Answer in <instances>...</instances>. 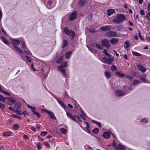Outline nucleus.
<instances>
[{
  "label": "nucleus",
  "instance_id": "nucleus-37",
  "mask_svg": "<svg viewBox=\"0 0 150 150\" xmlns=\"http://www.w3.org/2000/svg\"><path fill=\"white\" fill-rule=\"evenodd\" d=\"M92 122L93 123H95L98 125L99 127H101V125L100 122H97L93 120H92Z\"/></svg>",
  "mask_w": 150,
  "mask_h": 150
},
{
  "label": "nucleus",
  "instance_id": "nucleus-27",
  "mask_svg": "<svg viewBox=\"0 0 150 150\" xmlns=\"http://www.w3.org/2000/svg\"><path fill=\"white\" fill-rule=\"evenodd\" d=\"M81 117L84 120H86L85 118L86 117L84 112L82 111H81V114H80Z\"/></svg>",
  "mask_w": 150,
  "mask_h": 150
},
{
  "label": "nucleus",
  "instance_id": "nucleus-48",
  "mask_svg": "<svg viewBox=\"0 0 150 150\" xmlns=\"http://www.w3.org/2000/svg\"><path fill=\"white\" fill-rule=\"evenodd\" d=\"M138 35H139V38H140V39H141V40H143V41L144 40V39L143 38H142V36L141 34V32L140 31H139V32Z\"/></svg>",
  "mask_w": 150,
  "mask_h": 150
},
{
  "label": "nucleus",
  "instance_id": "nucleus-30",
  "mask_svg": "<svg viewBox=\"0 0 150 150\" xmlns=\"http://www.w3.org/2000/svg\"><path fill=\"white\" fill-rule=\"evenodd\" d=\"M19 127V125L17 124H14L13 125V128L15 130H17Z\"/></svg>",
  "mask_w": 150,
  "mask_h": 150
},
{
  "label": "nucleus",
  "instance_id": "nucleus-51",
  "mask_svg": "<svg viewBox=\"0 0 150 150\" xmlns=\"http://www.w3.org/2000/svg\"><path fill=\"white\" fill-rule=\"evenodd\" d=\"M25 57L26 58V60L28 62H31V59L27 55L25 56Z\"/></svg>",
  "mask_w": 150,
  "mask_h": 150
},
{
  "label": "nucleus",
  "instance_id": "nucleus-64",
  "mask_svg": "<svg viewBox=\"0 0 150 150\" xmlns=\"http://www.w3.org/2000/svg\"><path fill=\"white\" fill-rule=\"evenodd\" d=\"M147 10H150V3L147 6Z\"/></svg>",
  "mask_w": 150,
  "mask_h": 150
},
{
  "label": "nucleus",
  "instance_id": "nucleus-45",
  "mask_svg": "<svg viewBox=\"0 0 150 150\" xmlns=\"http://www.w3.org/2000/svg\"><path fill=\"white\" fill-rule=\"evenodd\" d=\"M12 116L13 117L17 118L20 120H21L22 119L21 117L16 115H12Z\"/></svg>",
  "mask_w": 150,
  "mask_h": 150
},
{
  "label": "nucleus",
  "instance_id": "nucleus-55",
  "mask_svg": "<svg viewBox=\"0 0 150 150\" xmlns=\"http://www.w3.org/2000/svg\"><path fill=\"white\" fill-rule=\"evenodd\" d=\"M148 121V120H147V119L146 118H144V119L141 120V122H146Z\"/></svg>",
  "mask_w": 150,
  "mask_h": 150
},
{
  "label": "nucleus",
  "instance_id": "nucleus-1",
  "mask_svg": "<svg viewBox=\"0 0 150 150\" xmlns=\"http://www.w3.org/2000/svg\"><path fill=\"white\" fill-rule=\"evenodd\" d=\"M11 40L12 41L11 43L13 45V46L11 47V48L17 53L18 52L22 54H23V52L21 50L16 47L19 45L21 41L16 39H11Z\"/></svg>",
  "mask_w": 150,
  "mask_h": 150
},
{
  "label": "nucleus",
  "instance_id": "nucleus-33",
  "mask_svg": "<svg viewBox=\"0 0 150 150\" xmlns=\"http://www.w3.org/2000/svg\"><path fill=\"white\" fill-rule=\"evenodd\" d=\"M96 47L98 49L100 50H103V48L102 46L98 44L97 43H96Z\"/></svg>",
  "mask_w": 150,
  "mask_h": 150
},
{
  "label": "nucleus",
  "instance_id": "nucleus-22",
  "mask_svg": "<svg viewBox=\"0 0 150 150\" xmlns=\"http://www.w3.org/2000/svg\"><path fill=\"white\" fill-rule=\"evenodd\" d=\"M68 43L66 40H64L62 42V48H64L68 45Z\"/></svg>",
  "mask_w": 150,
  "mask_h": 150
},
{
  "label": "nucleus",
  "instance_id": "nucleus-17",
  "mask_svg": "<svg viewBox=\"0 0 150 150\" xmlns=\"http://www.w3.org/2000/svg\"><path fill=\"white\" fill-rule=\"evenodd\" d=\"M72 54V52L71 51H69L67 52L65 54V57L68 59L70 58Z\"/></svg>",
  "mask_w": 150,
  "mask_h": 150
},
{
  "label": "nucleus",
  "instance_id": "nucleus-6",
  "mask_svg": "<svg viewBox=\"0 0 150 150\" xmlns=\"http://www.w3.org/2000/svg\"><path fill=\"white\" fill-rule=\"evenodd\" d=\"M128 93L127 92H125L123 91L117 90L115 91V94L116 96L119 97L125 96Z\"/></svg>",
  "mask_w": 150,
  "mask_h": 150
},
{
  "label": "nucleus",
  "instance_id": "nucleus-46",
  "mask_svg": "<svg viewBox=\"0 0 150 150\" xmlns=\"http://www.w3.org/2000/svg\"><path fill=\"white\" fill-rule=\"evenodd\" d=\"M61 131L62 134H65L67 132V131L66 129L64 128L61 129Z\"/></svg>",
  "mask_w": 150,
  "mask_h": 150
},
{
  "label": "nucleus",
  "instance_id": "nucleus-60",
  "mask_svg": "<svg viewBox=\"0 0 150 150\" xmlns=\"http://www.w3.org/2000/svg\"><path fill=\"white\" fill-rule=\"evenodd\" d=\"M23 137L24 139H28L29 138V137L27 135H24L23 136Z\"/></svg>",
  "mask_w": 150,
  "mask_h": 150
},
{
  "label": "nucleus",
  "instance_id": "nucleus-34",
  "mask_svg": "<svg viewBox=\"0 0 150 150\" xmlns=\"http://www.w3.org/2000/svg\"><path fill=\"white\" fill-rule=\"evenodd\" d=\"M21 47L22 48L24 49H27V48L25 47V43L24 41H22L21 42Z\"/></svg>",
  "mask_w": 150,
  "mask_h": 150
},
{
  "label": "nucleus",
  "instance_id": "nucleus-16",
  "mask_svg": "<svg viewBox=\"0 0 150 150\" xmlns=\"http://www.w3.org/2000/svg\"><path fill=\"white\" fill-rule=\"evenodd\" d=\"M115 10L113 9H109L107 10V14L110 16L112 15L113 13H115Z\"/></svg>",
  "mask_w": 150,
  "mask_h": 150
},
{
  "label": "nucleus",
  "instance_id": "nucleus-35",
  "mask_svg": "<svg viewBox=\"0 0 150 150\" xmlns=\"http://www.w3.org/2000/svg\"><path fill=\"white\" fill-rule=\"evenodd\" d=\"M6 99H7L8 100L10 101L12 104H14L16 102V101L13 99H11L10 97L6 98Z\"/></svg>",
  "mask_w": 150,
  "mask_h": 150
},
{
  "label": "nucleus",
  "instance_id": "nucleus-10",
  "mask_svg": "<svg viewBox=\"0 0 150 150\" xmlns=\"http://www.w3.org/2000/svg\"><path fill=\"white\" fill-rule=\"evenodd\" d=\"M67 116L72 120L76 122V117L75 115H74V116L72 115V114L69 112H67L66 113Z\"/></svg>",
  "mask_w": 150,
  "mask_h": 150
},
{
  "label": "nucleus",
  "instance_id": "nucleus-14",
  "mask_svg": "<svg viewBox=\"0 0 150 150\" xmlns=\"http://www.w3.org/2000/svg\"><path fill=\"white\" fill-rule=\"evenodd\" d=\"M137 67L140 71L143 72H145L146 70L144 67L141 65H137Z\"/></svg>",
  "mask_w": 150,
  "mask_h": 150
},
{
  "label": "nucleus",
  "instance_id": "nucleus-42",
  "mask_svg": "<svg viewBox=\"0 0 150 150\" xmlns=\"http://www.w3.org/2000/svg\"><path fill=\"white\" fill-rule=\"evenodd\" d=\"M14 106L17 108V109L21 107V103H16L15 105Z\"/></svg>",
  "mask_w": 150,
  "mask_h": 150
},
{
  "label": "nucleus",
  "instance_id": "nucleus-24",
  "mask_svg": "<svg viewBox=\"0 0 150 150\" xmlns=\"http://www.w3.org/2000/svg\"><path fill=\"white\" fill-rule=\"evenodd\" d=\"M105 75L108 79H109L111 76V73L108 71H105Z\"/></svg>",
  "mask_w": 150,
  "mask_h": 150
},
{
  "label": "nucleus",
  "instance_id": "nucleus-5",
  "mask_svg": "<svg viewBox=\"0 0 150 150\" xmlns=\"http://www.w3.org/2000/svg\"><path fill=\"white\" fill-rule=\"evenodd\" d=\"M101 43L103 45L108 49H109L110 47L109 41L107 39H103L101 40Z\"/></svg>",
  "mask_w": 150,
  "mask_h": 150
},
{
  "label": "nucleus",
  "instance_id": "nucleus-2",
  "mask_svg": "<svg viewBox=\"0 0 150 150\" xmlns=\"http://www.w3.org/2000/svg\"><path fill=\"white\" fill-rule=\"evenodd\" d=\"M126 19L125 16L123 14L117 15L116 17L113 20L114 23L119 24L124 21Z\"/></svg>",
  "mask_w": 150,
  "mask_h": 150
},
{
  "label": "nucleus",
  "instance_id": "nucleus-18",
  "mask_svg": "<svg viewBox=\"0 0 150 150\" xmlns=\"http://www.w3.org/2000/svg\"><path fill=\"white\" fill-rule=\"evenodd\" d=\"M0 39L6 45H9V43L8 41L7 40L6 38H5L4 37L1 36L0 38Z\"/></svg>",
  "mask_w": 150,
  "mask_h": 150
},
{
  "label": "nucleus",
  "instance_id": "nucleus-49",
  "mask_svg": "<svg viewBox=\"0 0 150 150\" xmlns=\"http://www.w3.org/2000/svg\"><path fill=\"white\" fill-rule=\"evenodd\" d=\"M90 127L89 125L87 126L86 127V128L87 130V131L88 133H90Z\"/></svg>",
  "mask_w": 150,
  "mask_h": 150
},
{
  "label": "nucleus",
  "instance_id": "nucleus-23",
  "mask_svg": "<svg viewBox=\"0 0 150 150\" xmlns=\"http://www.w3.org/2000/svg\"><path fill=\"white\" fill-rule=\"evenodd\" d=\"M146 75L145 74H143L139 76L140 79L142 81H146V80L145 79Z\"/></svg>",
  "mask_w": 150,
  "mask_h": 150
},
{
  "label": "nucleus",
  "instance_id": "nucleus-26",
  "mask_svg": "<svg viewBox=\"0 0 150 150\" xmlns=\"http://www.w3.org/2000/svg\"><path fill=\"white\" fill-rule=\"evenodd\" d=\"M63 58L64 57L63 56H61L60 58L57 60L56 62L59 64L61 63L63 60Z\"/></svg>",
  "mask_w": 150,
  "mask_h": 150
},
{
  "label": "nucleus",
  "instance_id": "nucleus-12",
  "mask_svg": "<svg viewBox=\"0 0 150 150\" xmlns=\"http://www.w3.org/2000/svg\"><path fill=\"white\" fill-rule=\"evenodd\" d=\"M110 133L108 132H104L103 134V137L105 139H108L110 138Z\"/></svg>",
  "mask_w": 150,
  "mask_h": 150
},
{
  "label": "nucleus",
  "instance_id": "nucleus-31",
  "mask_svg": "<svg viewBox=\"0 0 150 150\" xmlns=\"http://www.w3.org/2000/svg\"><path fill=\"white\" fill-rule=\"evenodd\" d=\"M32 112L34 115H36L38 117H41L39 113H38V112L35 111V110H32Z\"/></svg>",
  "mask_w": 150,
  "mask_h": 150
},
{
  "label": "nucleus",
  "instance_id": "nucleus-63",
  "mask_svg": "<svg viewBox=\"0 0 150 150\" xmlns=\"http://www.w3.org/2000/svg\"><path fill=\"white\" fill-rule=\"evenodd\" d=\"M8 108L9 110H10L12 111H14V109H13V108L11 107H9Z\"/></svg>",
  "mask_w": 150,
  "mask_h": 150
},
{
  "label": "nucleus",
  "instance_id": "nucleus-62",
  "mask_svg": "<svg viewBox=\"0 0 150 150\" xmlns=\"http://www.w3.org/2000/svg\"><path fill=\"white\" fill-rule=\"evenodd\" d=\"M128 23L129 25L130 26H133L134 24L132 21H129L128 22Z\"/></svg>",
  "mask_w": 150,
  "mask_h": 150
},
{
  "label": "nucleus",
  "instance_id": "nucleus-4",
  "mask_svg": "<svg viewBox=\"0 0 150 150\" xmlns=\"http://www.w3.org/2000/svg\"><path fill=\"white\" fill-rule=\"evenodd\" d=\"M103 62L108 64H111L114 61V58L112 57L107 58L105 57H103Z\"/></svg>",
  "mask_w": 150,
  "mask_h": 150
},
{
  "label": "nucleus",
  "instance_id": "nucleus-28",
  "mask_svg": "<svg viewBox=\"0 0 150 150\" xmlns=\"http://www.w3.org/2000/svg\"><path fill=\"white\" fill-rule=\"evenodd\" d=\"M115 74L121 77H124L125 76V75L124 74L120 73L118 71H116L115 72Z\"/></svg>",
  "mask_w": 150,
  "mask_h": 150
},
{
  "label": "nucleus",
  "instance_id": "nucleus-39",
  "mask_svg": "<svg viewBox=\"0 0 150 150\" xmlns=\"http://www.w3.org/2000/svg\"><path fill=\"white\" fill-rule=\"evenodd\" d=\"M36 146L38 149H40L42 147V145L39 142L37 143Z\"/></svg>",
  "mask_w": 150,
  "mask_h": 150
},
{
  "label": "nucleus",
  "instance_id": "nucleus-44",
  "mask_svg": "<svg viewBox=\"0 0 150 150\" xmlns=\"http://www.w3.org/2000/svg\"><path fill=\"white\" fill-rule=\"evenodd\" d=\"M88 30L89 31L92 33H94L96 31V30H95V29L92 27L89 28Z\"/></svg>",
  "mask_w": 150,
  "mask_h": 150
},
{
  "label": "nucleus",
  "instance_id": "nucleus-9",
  "mask_svg": "<svg viewBox=\"0 0 150 150\" xmlns=\"http://www.w3.org/2000/svg\"><path fill=\"white\" fill-rule=\"evenodd\" d=\"M117 35V34L115 32L113 31H110L107 32V35L108 37H116Z\"/></svg>",
  "mask_w": 150,
  "mask_h": 150
},
{
  "label": "nucleus",
  "instance_id": "nucleus-19",
  "mask_svg": "<svg viewBox=\"0 0 150 150\" xmlns=\"http://www.w3.org/2000/svg\"><path fill=\"white\" fill-rule=\"evenodd\" d=\"M86 0H79V5L80 6H83L86 3Z\"/></svg>",
  "mask_w": 150,
  "mask_h": 150
},
{
  "label": "nucleus",
  "instance_id": "nucleus-38",
  "mask_svg": "<svg viewBox=\"0 0 150 150\" xmlns=\"http://www.w3.org/2000/svg\"><path fill=\"white\" fill-rule=\"evenodd\" d=\"M103 52L108 57H111V55L108 53L107 50L106 49H104V50Z\"/></svg>",
  "mask_w": 150,
  "mask_h": 150
},
{
  "label": "nucleus",
  "instance_id": "nucleus-59",
  "mask_svg": "<svg viewBox=\"0 0 150 150\" xmlns=\"http://www.w3.org/2000/svg\"><path fill=\"white\" fill-rule=\"evenodd\" d=\"M145 39L146 40L150 42V37L146 36V37Z\"/></svg>",
  "mask_w": 150,
  "mask_h": 150
},
{
  "label": "nucleus",
  "instance_id": "nucleus-25",
  "mask_svg": "<svg viewBox=\"0 0 150 150\" xmlns=\"http://www.w3.org/2000/svg\"><path fill=\"white\" fill-rule=\"evenodd\" d=\"M0 91L2 92L4 94L7 95L8 96H10V94L8 92L2 90V89L1 86H0Z\"/></svg>",
  "mask_w": 150,
  "mask_h": 150
},
{
  "label": "nucleus",
  "instance_id": "nucleus-50",
  "mask_svg": "<svg viewBox=\"0 0 150 150\" xmlns=\"http://www.w3.org/2000/svg\"><path fill=\"white\" fill-rule=\"evenodd\" d=\"M112 146H114L115 149H116L117 150H118V148L117 147V146L116 144L115 143H114L112 144Z\"/></svg>",
  "mask_w": 150,
  "mask_h": 150
},
{
  "label": "nucleus",
  "instance_id": "nucleus-7",
  "mask_svg": "<svg viewBox=\"0 0 150 150\" xmlns=\"http://www.w3.org/2000/svg\"><path fill=\"white\" fill-rule=\"evenodd\" d=\"M42 112H43V111H45L46 113L48 114L50 116V118L51 119L56 120V119L55 116L53 112L50 111H48L46 109H42Z\"/></svg>",
  "mask_w": 150,
  "mask_h": 150
},
{
  "label": "nucleus",
  "instance_id": "nucleus-11",
  "mask_svg": "<svg viewBox=\"0 0 150 150\" xmlns=\"http://www.w3.org/2000/svg\"><path fill=\"white\" fill-rule=\"evenodd\" d=\"M100 29L102 31H105L110 30L111 28L110 26L106 25L102 26L100 28Z\"/></svg>",
  "mask_w": 150,
  "mask_h": 150
},
{
  "label": "nucleus",
  "instance_id": "nucleus-8",
  "mask_svg": "<svg viewBox=\"0 0 150 150\" xmlns=\"http://www.w3.org/2000/svg\"><path fill=\"white\" fill-rule=\"evenodd\" d=\"M77 13L76 11H74L69 16V19L71 21H72L75 19L77 17Z\"/></svg>",
  "mask_w": 150,
  "mask_h": 150
},
{
  "label": "nucleus",
  "instance_id": "nucleus-15",
  "mask_svg": "<svg viewBox=\"0 0 150 150\" xmlns=\"http://www.w3.org/2000/svg\"><path fill=\"white\" fill-rule=\"evenodd\" d=\"M119 42L118 39L116 38H112L110 40V42L112 44L115 45Z\"/></svg>",
  "mask_w": 150,
  "mask_h": 150
},
{
  "label": "nucleus",
  "instance_id": "nucleus-36",
  "mask_svg": "<svg viewBox=\"0 0 150 150\" xmlns=\"http://www.w3.org/2000/svg\"><path fill=\"white\" fill-rule=\"evenodd\" d=\"M132 54L133 55L135 56H140L142 55L141 54L135 51L133 52Z\"/></svg>",
  "mask_w": 150,
  "mask_h": 150
},
{
  "label": "nucleus",
  "instance_id": "nucleus-20",
  "mask_svg": "<svg viewBox=\"0 0 150 150\" xmlns=\"http://www.w3.org/2000/svg\"><path fill=\"white\" fill-rule=\"evenodd\" d=\"M12 135V132H4L3 133V135L4 136H9Z\"/></svg>",
  "mask_w": 150,
  "mask_h": 150
},
{
  "label": "nucleus",
  "instance_id": "nucleus-53",
  "mask_svg": "<svg viewBox=\"0 0 150 150\" xmlns=\"http://www.w3.org/2000/svg\"><path fill=\"white\" fill-rule=\"evenodd\" d=\"M28 107L29 108L32 109V110H35L36 109V108H33L30 105H28Z\"/></svg>",
  "mask_w": 150,
  "mask_h": 150
},
{
  "label": "nucleus",
  "instance_id": "nucleus-52",
  "mask_svg": "<svg viewBox=\"0 0 150 150\" xmlns=\"http://www.w3.org/2000/svg\"><path fill=\"white\" fill-rule=\"evenodd\" d=\"M16 111L17 112L16 114L19 115H21V114L20 111H19L18 109H16Z\"/></svg>",
  "mask_w": 150,
  "mask_h": 150
},
{
  "label": "nucleus",
  "instance_id": "nucleus-58",
  "mask_svg": "<svg viewBox=\"0 0 150 150\" xmlns=\"http://www.w3.org/2000/svg\"><path fill=\"white\" fill-rule=\"evenodd\" d=\"M64 75H65L66 74V70L65 69L63 70H62L60 71Z\"/></svg>",
  "mask_w": 150,
  "mask_h": 150
},
{
  "label": "nucleus",
  "instance_id": "nucleus-56",
  "mask_svg": "<svg viewBox=\"0 0 150 150\" xmlns=\"http://www.w3.org/2000/svg\"><path fill=\"white\" fill-rule=\"evenodd\" d=\"M140 13L141 15H144L145 14L144 11L143 10H141L140 11Z\"/></svg>",
  "mask_w": 150,
  "mask_h": 150
},
{
  "label": "nucleus",
  "instance_id": "nucleus-43",
  "mask_svg": "<svg viewBox=\"0 0 150 150\" xmlns=\"http://www.w3.org/2000/svg\"><path fill=\"white\" fill-rule=\"evenodd\" d=\"M111 70L112 71H116L117 69L116 66L115 65H113L111 67Z\"/></svg>",
  "mask_w": 150,
  "mask_h": 150
},
{
  "label": "nucleus",
  "instance_id": "nucleus-29",
  "mask_svg": "<svg viewBox=\"0 0 150 150\" xmlns=\"http://www.w3.org/2000/svg\"><path fill=\"white\" fill-rule=\"evenodd\" d=\"M118 149H119L120 150H126V149L125 147L120 144H118Z\"/></svg>",
  "mask_w": 150,
  "mask_h": 150
},
{
  "label": "nucleus",
  "instance_id": "nucleus-61",
  "mask_svg": "<svg viewBox=\"0 0 150 150\" xmlns=\"http://www.w3.org/2000/svg\"><path fill=\"white\" fill-rule=\"evenodd\" d=\"M31 68L34 71H36L35 69L34 68V65L33 64H31Z\"/></svg>",
  "mask_w": 150,
  "mask_h": 150
},
{
  "label": "nucleus",
  "instance_id": "nucleus-21",
  "mask_svg": "<svg viewBox=\"0 0 150 150\" xmlns=\"http://www.w3.org/2000/svg\"><path fill=\"white\" fill-rule=\"evenodd\" d=\"M55 96L56 97V98L55 97H54L56 98V99L58 103L60 104V105L63 108H65V105H64V103L62 102V101H60L59 99H58L57 98V97L56 96Z\"/></svg>",
  "mask_w": 150,
  "mask_h": 150
},
{
  "label": "nucleus",
  "instance_id": "nucleus-57",
  "mask_svg": "<svg viewBox=\"0 0 150 150\" xmlns=\"http://www.w3.org/2000/svg\"><path fill=\"white\" fill-rule=\"evenodd\" d=\"M1 30L2 32L5 35H6V32L4 30V28L3 27H2L1 28Z\"/></svg>",
  "mask_w": 150,
  "mask_h": 150
},
{
  "label": "nucleus",
  "instance_id": "nucleus-47",
  "mask_svg": "<svg viewBox=\"0 0 150 150\" xmlns=\"http://www.w3.org/2000/svg\"><path fill=\"white\" fill-rule=\"evenodd\" d=\"M47 133V132L46 131H44L42 132L40 134V135L42 136H44L46 135Z\"/></svg>",
  "mask_w": 150,
  "mask_h": 150
},
{
  "label": "nucleus",
  "instance_id": "nucleus-13",
  "mask_svg": "<svg viewBox=\"0 0 150 150\" xmlns=\"http://www.w3.org/2000/svg\"><path fill=\"white\" fill-rule=\"evenodd\" d=\"M67 66V62H66L64 63V66H63V65H61L58 67H57L58 69L60 71H61L63 70H64L65 69H64V68L66 67Z\"/></svg>",
  "mask_w": 150,
  "mask_h": 150
},
{
  "label": "nucleus",
  "instance_id": "nucleus-3",
  "mask_svg": "<svg viewBox=\"0 0 150 150\" xmlns=\"http://www.w3.org/2000/svg\"><path fill=\"white\" fill-rule=\"evenodd\" d=\"M64 32L67 35H68L71 39H73L75 36V33L71 30H69L67 27L64 28Z\"/></svg>",
  "mask_w": 150,
  "mask_h": 150
},
{
  "label": "nucleus",
  "instance_id": "nucleus-32",
  "mask_svg": "<svg viewBox=\"0 0 150 150\" xmlns=\"http://www.w3.org/2000/svg\"><path fill=\"white\" fill-rule=\"evenodd\" d=\"M133 81V85L134 86L138 85L140 83V81L137 80H134Z\"/></svg>",
  "mask_w": 150,
  "mask_h": 150
},
{
  "label": "nucleus",
  "instance_id": "nucleus-41",
  "mask_svg": "<svg viewBox=\"0 0 150 150\" xmlns=\"http://www.w3.org/2000/svg\"><path fill=\"white\" fill-rule=\"evenodd\" d=\"M99 129L98 128H96L93 129L92 130V132L95 134H97L99 132Z\"/></svg>",
  "mask_w": 150,
  "mask_h": 150
},
{
  "label": "nucleus",
  "instance_id": "nucleus-54",
  "mask_svg": "<svg viewBox=\"0 0 150 150\" xmlns=\"http://www.w3.org/2000/svg\"><path fill=\"white\" fill-rule=\"evenodd\" d=\"M0 108H1L2 110H4V105L1 103H0Z\"/></svg>",
  "mask_w": 150,
  "mask_h": 150
},
{
  "label": "nucleus",
  "instance_id": "nucleus-40",
  "mask_svg": "<svg viewBox=\"0 0 150 150\" xmlns=\"http://www.w3.org/2000/svg\"><path fill=\"white\" fill-rule=\"evenodd\" d=\"M6 98H5L2 96L0 95V101H4V102H6L5 101Z\"/></svg>",
  "mask_w": 150,
  "mask_h": 150
}]
</instances>
